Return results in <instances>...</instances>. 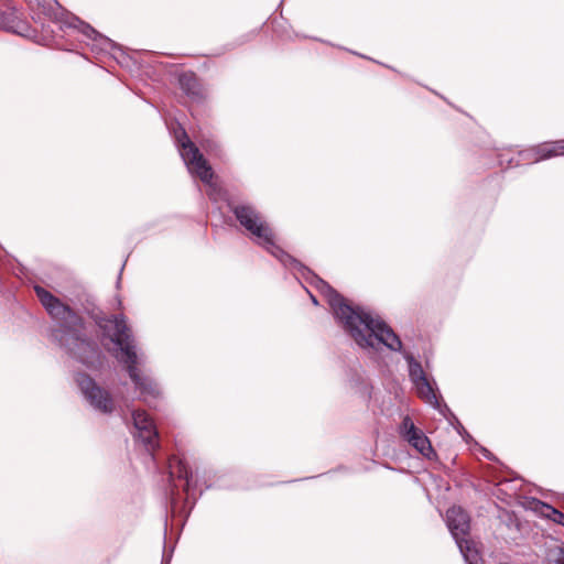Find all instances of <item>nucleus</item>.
I'll return each mask as SVG.
<instances>
[{
	"label": "nucleus",
	"mask_w": 564,
	"mask_h": 564,
	"mask_svg": "<svg viewBox=\"0 0 564 564\" xmlns=\"http://www.w3.org/2000/svg\"><path fill=\"white\" fill-rule=\"evenodd\" d=\"M317 283L335 317L358 346L377 348L379 345H384L393 351L402 349L401 339L382 319L373 317L360 307H352L347 304L344 296L324 280L317 279Z\"/></svg>",
	"instance_id": "1"
},
{
	"label": "nucleus",
	"mask_w": 564,
	"mask_h": 564,
	"mask_svg": "<svg viewBox=\"0 0 564 564\" xmlns=\"http://www.w3.org/2000/svg\"><path fill=\"white\" fill-rule=\"evenodd\" d=\"M34 291L47 314L57 324L52 329V338L70 356L84 365L93 366L99 358V348L87 336L83 317L43 286L35 285Z\"/></svg>",
	"instance_id": "2"
},
{
	"label": "nucleus",
	"mask_w": 564,
	"mask_h": 564,
	"mask_svg": "<svg viewBox=\"0 0 564 564\" xmlns=\"http://www.w3.org/2000/svg\"><path fill=\"white\" fill-rule=\"evenodd\" d=\"M96 324L110 340L120 347L124 355L128 373L135 389L140 391L141 399L150 403L161 395L158 383L148 376H142L137 367L138 356L133 345L132 335L123 314L98 317Z\"/></svg>",
	"instance_id": "3"
},
{
	"label": "nucleus",
	"mask_w": 564,
	"mask_h": 564,
	"mask_svg": "<svg viewBox=\"0 0 564 564\" xmlns=\"http://www.w3.org/2000/svg\"><path fill=\"white\" fill-rule=\"evenodd\" d=\"M230 210L258 245L276 257L285 265L296 269L302 274H304L305 271L311 272L299 260L283 251L275 243V235L272 228L253 206L246 204L231 205Z\"/></svg>",
	"instance_id": "4"
},
{
	"label": "nucleus",
	"mask_w": 564,
	"mask_h": 564,
	"mask_svg": "<svg viewBox=\"0 0 564 564\" xmlns=\"http://www.w3.org/2000/svg\"><path fill=\"white\" fill-rule=\"evenodd\" d=\"M446 524L467 564H481L480 554L468 539L470 518L462 507H452L446 512Z\"/></svg>",
	"instance_id": "5"
},
{
	"label": "nucleus",
	"mask_w": 564,
	"mask_h": 564,
	"mask_svg": "<svg viewBox=\"0 0 564 564\" xmlns=\"http://www.w3.org/2000/svg\"><path fill=\"white\" fill-rule=\"evenodd\" d=\"M177 144L189 172L196 174L202 182L209 183L214 175L213 170L184 129L177 135Z\"/></svg>",
	"instance_id": "6"
},
{
	"label": "nucleus",
	"mask_w": 564,
	"mask_h": 564,
	"mask_svg": "<svg viewBox=\"0 0 564 564\" xmlns=\"http://www.w3.org/2000/svg\"><path fill=\"white\" fill-rule=\"evenodd\" d=\"M76 382L91 406L102 413H111L113 411L115 404L110 393L97 386L89 376L78 373Z\"/></svg>",
	"instance_id": "7"
},
{
	"label": "nucleus",
	"mask_w": 564,
	"mask_h": 564,
	"mask_svg": "<svg viewBox=\"0 0 564 564\" xmlns=\"http://www.w3.org/2000/svg\"><path fill=\"white\" fill-rule=\"evenodd\" d=\"M400 436L427 459L437 457L429 437L416 427L409 415L404 416L399 426Z\"/></svg>",
	"instance_id": "8"
},
{
	"label": "nucleus",
	"mask_w": 564,
	"mask_h": 564,
	"mask_svg": "<svg viewBox=\"0 0 564 564\" xmlns=\"http://www.w3.org/2000/svg\"><path fill=\"white\" fill-rule=\"evenodd\" d=\"M134 427L138 430V437L144 444L145 449L153 455L159 447V433L145 411L137 410L132 413Z\"/></svg>",
	"instance_id": "9"
},
{
	"label": "nucleus",
	"mask_w": 564,
	"mask_h": 564,
	"mask_svg": "<svg viewBox=\"0 0 564 564\" xmlns=\"http://www.w3.org/2000/svg\"><path fill=\"white\" fill-rule=\"evenodd\" d=\"M0 28L21 36H29L31 33L30 24L21 19L14 8H7L0 12Z\"/></svg>",
	"instance_id": "10"
},
{
	"label": "nucleus",
	"mask_w": 564,
	"mask_h": 564,
	"mask_svg": "<svg viewBox=\"0 0 564 564\" xmlns=\"http://www.w3.org/2000/svg\"><path fill=\"white\" fill-rule=\"evenodd\" d=\"M178 83L181 89L193 100L199 101L205 98V90L193 72L181 74Z\"/></svg>",
	"instance_id": "11"
},
{
	"label": "nucleus",
	"mask_w": 564,
	"mask_h": 564,
	"mask_svg": "<svg viewBox=\"0 0 564 564\" xmlns=\"http://www.w3.org/2000/svg\"><path fill=\"white\" fill-rule=\"evenodd\" d=\"M539 162L564 155V139L535 144Z\"/></svg>",
	"instance_id": "12"
},
{
	"label": "nucleus",
	"mask_w": 564,
	"mask_h": 564,
	"mask_svg": "<svg viewBox=\"0 0 564 564\" xmlns=\"http://www.w3.org/2000/svg\"><path fill=\"white\" fill-rule=\"evenodd\" d=\"M413 384L416 389V393L420 399H422L424 402L431 404L434 408L440 406L436 391L431 384V382L427 380V378L420 380Z\"/></svg>",
	"instance_id": "13"
},
{
	"label": "nucleus",
	"mask_w": 564,
	"mask_h": 564,
	"mask_svg": "<svg viewBox=\"0 0 564 564\" xmlns=\"http://www.w3.org/2000/svg\"><path fill=\"white\" fill-rule=\"evenodd\" d=\"M404 358L409 365V376L413 383L426 378L421 364L411 354H404Z\"/></svg>",
	"instance_id": "14"
},
{
	"label": "nucleus",
	"mask_w": 564,
	"mask_h": 564,
	"mask_svg": "<svg viewBox=\"0 0 564 564\" xmlns=\"http://www.w3.org/2000/svg\"><path fill=\"white\" fill-rule=\"evenodd\" d=\"M171 469L172 475H176L177 478L185 480L184 489L188 491L192 481V471L188 465L185 462L178 459L175 465H171Z\"/></svg>",
	"instance_id": "15"
},
{
	"label": "nucleus",
	"mask_w": 564,
	"mask_h": 564,
	"mask_svg": "<svg viewBox=\"0 0 564 564\" xmlns=\"http://www.w3.org/2000/svg\"><path fill=\"white\" fill-rule=\"evenodd\" d=\"M539 503H540L539 511L544 518L553 521L556 524L564 527V512L557 510L556 508L552 507L551 505L540 502V501H539Z\"/></svg>",
	"instance_id": "16"
},
{
	"label": "nucleus",
	"mask_w": 564,
	"mask_h": 564,
	"mask_svg": "<svg viewBox=\"0 0 564 564\" xmlns=\"http://www.w3.org/2000/svg\"><path fill=\"white\" fill-rule=\"evenodd\" d=\"M534 163H539V159H538V154H536V150H535L534 145L529 147L523 150H519L517 152L516 165H521V164L530 165V164H534Z\"/></svg>",
	"instance_id": "17"
},
{
	"label": "nucleus",
	"mask_w": 564,
	"mask_h": 564,
	"mask_svg": "<svg viewBox=\"0 0 564 564\" xmlns=\"http://www.w3.org/2000/svg\"><path fill=\"white\" fill-rule=\"evenodd\" d=\"M517 161V153L511 154L510 152L501 153L499 155V164L503 167H514Z\"/></svg>",
	"instance_id": "18"
},
{
	"label": "nucleus",
	"mask_w": 564,
	"mask_h": 564,
	"mask_svg": "<svg viewBox=\"0 0 564 564\" xmlns=\"http://www.w3.org/2000/svg\"><path fill=\"white\" fill-rule=\"evenodd\" d=\"M74 20L76 22H79L82 26V32L88 37H91L93 35L97 34V32L90 25L80 22L77 18H74Z\"/></svg>",
	"instance_id": "19"
},
{
	"label": "nucleus",
	"mask_w": 564,
	"mask_h": 564,
	"mask_svg": "<svg viewBox=\"0 0 564 564\" xmlns=\"http://www.w3.org/2000/svg\"><path fill=\"white\" fill-rule=\"evenodd\" d=\"M556 562L558 564H564V547H561L558 550V554H557V557H556Z\"/></svg>",
	"instance_id": "20"
},
{
	"label": "nucleus",
	"mask_w": 564,
	"mask_h": 564,
	"mask_svg": "<svg viewBox=\"0 0 564 564\" xmlns=\"http://www.w3.org/2000/svg\"><path fill=\"white\" fill-rule=\"evenodd\" d=\"M311 297H312V302H313L315 305H317V300L315 299V296L311 295Z\"/></svg>",
	"instance_id": "21"
}]
</instances>
